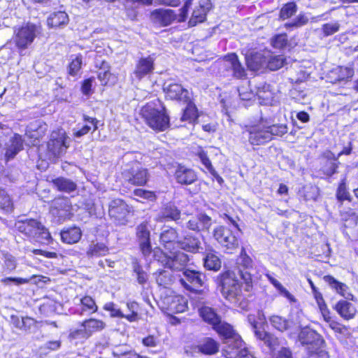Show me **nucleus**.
Here are the masks:
<instances>
[{"instance_id": "774afa93", "label": "nucleus", "mask_w": 358, "mask_h": 358, "mask_svg": "<svg viewBox=\"0 0 358 358\" xmlns=\"http://www.w3.org/2000/svg\"><path fill=\"white\" fill-rule=\"evenodd\" d=\"M4 260L5 267L9 271H13L17 266V262L15 258L11 255H6Z\"/></svg>"}, {"instance_id": "f704fd0d", "label": "nucleus", "mask_w": 358, "mask_h": 358, "mask_svg": "<svg viewBox=\"0 0 358 358\" xmlns=\"http://www.w3.org/2000/svg\"><path fill=\"white\" fill-rule=\"evenodd\" d=\"M82 236L80 228L73 227L61 232V238L63 242L73 244L79 241Z\"/></svg>"}, {"instance_id": "72a5a7b5", "label": "nucleus", "mask_w": 358, "mask_h": 358, "mask_svg": "<svg viewBox=\"0 0 358 358\" xmlns=\"http://www.w3.org/2000/svg\"><path fill=\"white\" fill-rule=\"evenodd\" d=\"M83 119L86 124L82 126L80 128L73 129V134L76 137L79 138L87 134L90 132L92 128H93V131L98 129V121L96 119L90 117L87 115H84Z\"/></svg>"}, {"instance_id": "37998d69", "label": "nucleus", "mask_w": 358, "mask_h": 358, "mask_svg": "<svg viewBox=\"0 0 358 358\" xmlns=\"http://www.w3.org/2000/svg\"><path fill=\"white\" fill-rule=\"evenodd\" d=\"M285 59L282 55H271L268 54L266 56V62L265 69H268L271 71H276L283 66Z\"/></svg>"}, {"instance_id": "c9c22d12", "label": "nucleus", "mask_w": 358, "mask_h": 358, "mask_svg": "<svg viewBox=\"0 0 358 358\" xmlns=\"http://www.w3.org/2000/svg\"><path fill=\"white\" fill-rule=\"evenodd\" d=\"M210 9L209 3L206 2V6L204 4H200L199 6L196 7L189 21V26H195L197 23L202 22L206 19V15L208 10Z\"/></svg>"}, {"instance_id": "680f3d73", "label": "nucleus", "mask_w": 358, "mask_h": 358, "mask_svg": "<svg viewBox=\"0 0 358 358\" xmlns=\"http://www.w3.org/2000/svg\"><path fill=\"white\" fill-rule=\"evenodd\" d=\"M340 24L338 22L327 23L323 24L322 31L325 36H330L339 30Z\"/></svg>"}, {"instance_id": "f257e3e1", "label": "nucleus", "mask_w": 358, "mask_h": 358, "mask_svg": "<svg viewBox=\"0 0 358 358\" xmlns=\"http://www.w3.org/2000/svg\"><path fill=\"white\" fill-rule=\"evenodd\" d=\"M145 123L152 129L164 131L169 127L170 119L163 103L155 99L147 103L141 110Z\"/></svg>"}, {"instance_id": "c85d7f7f", "label": "nucleus", "mask_w": 358, "mask_h": 358, "mask_svg": "<svg viewBox=\"0 0 358 358\" xmlns=\"http://www.w3.org/2000/svg\"><path fill=\"white\" fill-rule=\"evenodd\" d=\"M337 313L345 320L354 318L356 314V308L354 305L347 301L341 300L335 306Z\"/></svg>"}, {"instance_id": "b1692460", "label": "nucleus", "mask_w": 358, "mask_h": 358, "mask_svg": "<svg viewBox=\"0 0 358 358\" xmlns=\"http://www.w3.org/2000/svg\"><path fill=\"white\" fill-rule=\"evenodd\" d=\"M71 209V203L67 197L55 199L51 203L50 211L53 215L65 217Z\"/></svg>"}, {"instance_id": "7ed1b4c3", "label": "nucleus", "mask_w": 358, "mask_h": 358, "mask_svg": "<svg viewBox=\"0 0 358 358\" xmlns=\"http://www.w3.org/2000/svg\"><path fill=\"white\" fill-rule=\"evenodd\" d=\"M219 287L222 295L230 302L236 303L241 299V285L233 272L227 271L222 274Z\"/></svg>"}, {"instance_id": "e2e57ef3", "label": "nucleus", "mask_w": 358, "mask_h": 358, "mask_svg": "<svg viewBox=\"0 0 358 358\" xmlns=\"http://www.w3.org/2000/svg\"><path fill=\"white\" fill-rule=\"evenodd\" d=\"M134 271L136 274L138 282L143 285L148 280L147 273L143 271L142 268L138 264L134 266Z\"/></svg>"}, {"instance_id": "dca6fc26", "label": "nucleus", "mask_w": 358, "mask_h": 358, "mask_svg": "<svg viewBox=\"0 0 358 358\" xmlns=\"http://www.w3.org/2000/svg\"><path fill=\"white\" fill-rule=\"evenodd\" d=\"M83 329L76 330L71 333V336L73 338H77L80 334H85L87 336H91L93 333L102 330L105 328V323L100 320L89 319L82 323Z\"/></svg>"}, {"instance_id": "7c9ffc66", "label": "nucleus", "mask_w": 358, "mask_h": 358, "mask_svg": "<svg viewBox=\"0 0 358 358\" xmlns=\"http://www.w3.org/2000/svg\"><path fill=\"white\" fill-rule=\"evenodd\" d=\"M176 244L180 248L192 252H199L201 248L200 241L194 236H187L183 240L178 241Z\"/></svg>"}, {"instance_id": "bf43d9fd", "label": "nucleus", "mask_w": 358, "mask_h": 358, "mask_svg": "<svg viewBox=\"0 0 358 358\" xmlns=\"http://www.w3.org/2000/svg\"><path fill=\"white\" fill-rule=\"evenodd\" d=\"M82 57L81 56H76L75 59H72L69 64V73L75 76L81 68Z\"/></svg>"}, {"instance_id": "c756f323", "label": "nucleus", "mask_w": 358, "mask_h": 358, "mask_svg": "<svg viewBox=\"0 0 358 358\" xmlns=\"http://www.w3.org/2000/svg\"><path fill=\"white\" fill-rule=\"evenodd\" d=\"M268 321L275 329L280 332L289 330L294 324L292 320L278 315L270 316Z\"/></svg>"}, {"instance_id": "c03bdc74", "label": "nucleus", "mask_w": 358, "mask_h": 358, "mask_svg": "<svg viewBox=\"0 0 358 358\" xmlns=\"http://www.w3.org/2000/svg\"><path fill=\"white\" fill-rule=\"evenodd\" d=\"M108 252V248L104 244L101 243H92L90 245L87 251L88 257H100L104 256Z\"/></svg>"}, {"instance_id": "864d4df0", "label": "nucleus", "mask_w": 358, "mask_h": 358, "mask_svg": "<svg viewBox=\"0 0 358 358\" xmlns=\"http://www.w3.org/2000/svg\"><path fill=\"white\" fill-rule=\"evenodd\" d=\"M103 309L106 311L110 312V317H122L124 316V314L121 311L120 308H117L116 305L113 302L106 303L103 306Z\"/></svg>"}, {"instance_id": "4468645a", "label": "nucleus", "mask_w": 358, "mask_h": 358, "mask_svg": "<svg viewBox=\"0 0 358 358\" xmlns=\"http://www.w3.org/2000/svg\"><path fill=\"white\" fill-rule=\"evenodd\" d=\"M136 236L141 250L143 255L147 256L152 251L150 244V231L147 222L141 223L136 227Z\"/></svg>"}, {"instance_id": "3c124183", "label": "nucleus", "mask_w": 358, "mask_h": 358, "mask_svg": "<svg viewBox=\"0 0 358 358\" xmlns=\"http://www.w3.org/2000/svg\"><path fill=\"white\" fill-rule=\"evenodd\" d=\"M266 131L270 134V141L272 136H282L287 132V127L286 124H273L272 126L266 127Z\"/></svg>"}, {"instance_id": "f03ea898", "label": "nucleus", "mask_w": 358, "mask_h": 358, "mask_svg": "<svg viewBox=\"0 0 358 358\" xmlns=\"http://www.w3.org/2000/svg\"><path fill=\"white\" fill-rule=\"evenodd\" d=\"M15 227L17 230L29 239L41 243H48L51 236L48 229L38 220L25 219L17 220Z\"/></svg>"}, {"instance_id": "a19ab883", "label": "nucleus", "mask_w": 358, "mask_h": 358, "mask_svg": "<svg viewBox=\"0 0 358 358\" xmlns=\"http://www.w3.org/2000/svg\"><path fill=\"white\" fill-rule=\"evenodd\" d=\"M80 303L82 306L81 311L78 313L80 315H84L85 313L92 314L96 313L98 310V306L94 300L90 296H85L80 298Z\"/></svg>"}, {"instance_id": "09e8293b", "label": "nucleus", "mask_w": 358, "mask_h": 358, "mask_svg": "<svg viewBox=\"0 0 358 358\" xmlns=\"http://www.w3.org/2000/svg\"><path fill=\"white\" fill-rule=\"evenodd\" d=\"M0 209L6 212H10L13 210V202L6 192L0 188Z\"/></svg>"}, {"instance_id": "49530a36", "label": "nucleus", "mask_w": 358, "mask_h": 358, "mask_svg": "<svg viewBox=\"0 0 358 358\" xmlns=\"http://www.w3.org/2000/svg\"><path fill=\"white\" fill-rule=\"evenodd\" d=\"M186 108L183 110L182 115L180 117V120L187 121L189 122H194L197 118V110L195 105L189 100Z\"/></svg>"}, {"instance_id": "13d9d810", "label": "nucleus", "mask_w": 358, "mask_h": 358, "mask_svg": "<svg viewBox=\"0 0 358 358\" xmlns=\"http://www.w3.org/2000/svg\"><path fill=\"white\" fill-rule=\"evenodd\" d=\"M273 46L275 48H283L287 43V38L285 34L275 36L271 41Z\"/></svg>"}, {"instance_id": "a211bd4d", "label": "nucleus", "mask_w": 358, "mask_h": 358, "mask_svg": "<svg viewBox=\"0 0 358 358\" xmlns=\"http://www.w3.org/2000/svg\"><path fill=\"white\" fill-rule=\"evenodd\" d=\"M223 65L227 71L231 73L234 77L241 78L245 76L244 68L238 59L235 54H230L224 57Z\"/></svg>"}, {"instance_id": "a18cd8bd", "label": "nucleus", "mask_w": 358, "mask_h": 358, "mask_svg": "<svg viewBox=\"0 0 358 358\" xmlns=\"http://www.w3.org/2000/svg\"><path fill=\"white\" fill-rule=\"evenodd\" d=\"M204 266L212 271H218L221 268L220 259L213 252H209L204 258Z\"/></svg>"}, {"instance_id": "de8ad7c7", "label": "nucleus", "mask_w": 358, "mask_h": 358, "mask_svg": "<svg viewBox=\"0 0 358 358\" xmlns=\"http://www.w3.org/2000/svg\"><path fill=\"white\" fill-rule=\"evenodd\" d=\"M296 5L294 2H289L285 4L280 10V18L281 20L288 19L296 13Z\"/></svg>"}, {"instance_id": "0e129e2a", "label": "nucleus", "mask_w": 358, "mask_h": 358, "mask_svg": "<svg viewBox=\"0 0 358 358\" xmlns=\"http://www.w3.org/2000/svg\"><path fill=\"white\" fill-rule=\"evenodd\" d=\"M29 281H30V279H29V278H12V277L4 278L1 280V282L6 285H8L11 282L14 283L16 285H20L28 283Z\"/></svg>"}, {"instance_id": "69168bd1", "label": "nucleus", "mask_w": 358, "mask_h": 358, "mask_svg": "<svg viewBox=\"0 0 358 358\" xmlns=\"http://www.w3.org/2000/svg\"><path fill=\"white\" fill-rule=\"evenodd\" d=\"M337 198L339 201L349 199V192L347 191L345 180L340 184L337 190Z\"/></svg>"}, {"instance_id": "6e6552de", "label": "nucleus", "mask_w": 358, "mask_h": 358, "mask_svg": "<svg viewBox=\"0 0 358 358\" xmlns=\"http://www.w3.org/2000/svg\"><path fill=\"white\" fill-rule=\"evenodd\" d=\"M180 284L186 289L196 292L204 284L205 275L201 272L185 269L182 271V276L179 275Z\"/></svg>"}, {"instance_id": "1a4fd4ad", "label": "nucleus", "mask_w": 358, "mask_h": 358, "mask_svg": "<svg viewBox=\"0 0 358 358\" xmlns=\"http://www.w3.org/2000/svg\"><path fill=\"white\" fill-rule=\"evenodd\" d=\"M129 213L128 205L120 199L112 200L108 205L109 216L118 224H124Z\"/></svg>"}, {"instance_id": "393cba45", "label": "nucleus", "mask_w": 358, "mask_h": 358, "mask_svg": "<svg viewBox=\"0 0 358 358\" xmlns=\"http://www.w3.org/2000/svg\"><path fill=\"white\" fill-rule=\"evenodd\" d=\"M175 177L177 182L182 185L192 184L197 178L196 174L192 169L181 165L177 167Z\"/></svg>"}, {"instance_id": "338daca9", "label": "nucleus", "mask_w": 358, "mask_h": 358, "mask_svg": "<svg viewBox=\"0 0 358 358\" xmlns=\"http://www.w3.org/2000/svg\"><path fill=\"white\" fill-rule=\"evenodd\" d=\"M198 157H199L200 160L201 161L202 164L206 166V168L209 171H211L213 170V166L211 164V162L210 159H208L206 152L200 148L197 154Z\"/></svg>"}, {"instance_id": "603ef678", "label": "nucleus", "mask_w": 358, "mask_h": 358, "mask_svg": "<svg viewBox=\"0 0 358 358\" xmlns=\"http://www.w3.org/2000/svg\"><path fill=\"white\" fill-rule=\"evenodd\" d=\"M308 22V17L303 13L299 14L292 21L285 24L286 28H299Z\"/></svg>"}, {"instance_id": "39448f33", "label": "nucleus", "mask_w": 358, "mask_h": 358, "mask_svg": "<svg viewBox=\"0 0 358 358\" xmlns=\"http://www.w3.org/2000/svg\"><path fill=\"white\" fill-rule=\"evenodd\" d=\"M122 176L126 181L134 185H145L149 179L148 169L138 162L127 166L122 171Z\"/></svg>"}, {"instance_id": "052dcab7", "label": "nucleus", "mask_w": 358, "mask_h": 358, "mask_svg": "<svg viewBox=\"0 0 358 358\" xmlns=\"http://www.w3.org/2000/svg\"><path fill=\"white\" fill-rule=\"evenodd\" d=\"M115 357L118 358H148L147 357H142L137 353L132 352H122L120 348H117L113 352Z\"/></svg>"}, {"instance_id": "ddd939ff", "label": "nucleus", "mask_w": 358, "mask_h": 358, "mask_svg": "<svg viewBox=\"0 0 358 358\" xmlns=\"http://www.w3.org/2000/svg\"><path fill=\"white\" fill-rule=\"evenodd\" d=\"M235 343L225 345L222 354L226 358H255L245 348L241 338L236 337Z\"/></svg>"}, {"instance_id": "aec40b11", "label": "nucleus", "mask_w": 358, "mask_h": 358, "mask_svg": "<svg viewBox=\"0 0 358 358\" xmlns=\"http://www.w3.org/2000/svg\"><path fill=\"white\" fill-rule=\"evenodd\" d=\"M152 20L161 26H168L177 19V15L171 9H157L151 13Z\"/></svg>"}, {"instance_id": "a878e982", "label": "nucleus", "mask_w": 358, "mask_h": 358, "mask_svg": "<svg viewBox=\"0 0 358 358\" xmlns=\"http://www.w3.org/2000/svg\"><path fill=\"white\" fill-rule=\"evenodd\" d=\"M23 148V141L19 134H15L11 137L6 145L5 157L6 160H10Z\"/></svg>"}, {"instance_id": "6ab92c4d", "label": "nucleus", "mask_w": 358, "mask_h": 358, "mask_svg": "<svg viewBox=\"0 0 358 358\" xmlns=\"http://www.w3.org/2000/svg\"><path fill=\"white\" fill-rule=\"evenodd\" d=\"M48 125L44 122L38 120L31 122L27 128L26 136L33 139L31 143L36 144V141L42 138L48 130Z\"/></svg>"}, {"instance_id": "20e7f679", "label": "nucleus", "mask_w": 358, "mask_h": 358, "mask_svg": "<svg viewBox=\"0 0 358 358\" xmlns=\"http://www.w3.org/2000/svg\"><path fill=\"white\" fill-rule=\"evenodd\" d=\"M38 34L37 27L27 23L15 31L13 41L19 50H24L32 44Z\"/></svg>"}, {"instance_id": "2f4dec72", "label": "nucleus", "mask_w": 358, "mask_h": 358, "mask_svg": "<svg viewBox=\"0 0 358 358\" xmlns=\"http://www.w3.org/2000/svg\"><path fill=\"white\" fill-rule=\"evenodd\" d=\"M324 280L332 289H334L337 293L345 299H349L352 296V295L348 292V286L343 282H338L334 277L331 275H326L324 277Z\"/></svg>"}, {"instance_id": "0eeeda50", "label": "nucleus", "mask_w": 358, "mask_h": 358, "mask_svg": "<svg viewBox=\"0 0 358 358\" xmlns=\"http://www.w3.org/2000/svg\"><path fill=\"white\" fill-rule=\"evenodd\" d=\"M67 136L63 129H57L52 132L50 139L48 143V151L51 156L59 157L66 152L69 147L66 145Z\"/></svg>"}, {"instance_id": "5701e85b", "label": "nucleus", "mask_w": 358, "mask_h": 358, "mask_svg": "<svg viewBox=\"0 0 358 358\" xmlns=\"http://www.w3.org/2000/svg\"><path fill=\"white\" fill-rule=\"evenodd\" d=\"M154 70V59L151 56L141 58L136 65L134 76L141 80Z\"/></svg>"}, {"instance_id": "f8f14e48", "label": "nucleus", "mask_w": 358, "mask_h": 358, "mask_svg": "<svg viewBox=\"0 0 358 358\" xmlns=\"http://www.w3.org/2000/svg\"><path fill=\"white\" fill-rule=\"evenodd\" d=\"M188 260L189 258L186 254L182 252H177L171 253L169 256L163 255L160 261L163 266L172 271H183Z\"/></svg>"}, {"instance_id": "4be33fe9", "label": "nucleus", "mask_w": 358, "mask_h": 358, "mask_svg": "<svg viewBox=\"0 0 358 358\" xmlns=\"http://www.w3.org/2000/svg\"><path fill=\"white\" fill-rule=\"evenodd\" d=\"M213 224L210 217L206 214H199L196 217L190 219L187 223V227L193 231H209Z\"/></svg>"}, {"instance_id": "e433bc0d", "label": "nucleus", "mask_w": 358, "mask_h": 358, "mask_svg": "<svg viewBox=\"0 0 358 358\" xmlns=\"http://www.w3.org/2000/svg\"><path fill=\"white\" fill-rule=\"evenodd\" d=\"M199 315L201 318L213 327L221 319L215 313L214 309L210 307L204 306L199 309Z\"/></svg>"}, {"instance_id": "9b49d317", "label": "nucleus", "mask_w": 358, "mask_h": 358, "mask_svg": "<svg viewBox=\"0 0 358 358\" xmlns=\"http://www.w3.org/2000/svg\"><path fill=\"white\" fill-rule=\"evenodd\" d=\"M166 98L171 100H178L188 102L190 100V93L178 83L171 80L166 81L163 86Z\"/></svg>"}, {"instance_id": "6e6d98bb", "label": "nucleus", "mask_w": 358, "mask_h": 358, "mask_svg": "<svg viewBox=\"0 0 358 358\" xmlns=\"http://www.w3.org/2000/svg\"><path fill=\"white\" fill-rule=\"evenodd\" d=\"M134 194L138 197L151 201H155L156 199V195L154 192L143 189H135L134 192Z\"/></svg>"}, {"instance_id": "8fccbe9b", "label": "nucleus", "mask_w": 358, "mask_h": 358, "mask_svg": "<svg viewBox=\"0 0 358 358\" xmlns=\"http://www.w3.org/2000/svg\"><path fill=\"white\" fill-rule=\"evenodd\" d=\"M335 72L338 75V81L350 79L354 75V69L348 66H338Z\"/></svg>"}, {"instance_id": "79ce46f5", "label": "nucleus", "mask_w": 358, "mask_h": 358, "mask_svg": "<svg viewBox=\"0 0 358 358\" xmlns=\"http://www.w3.org/2000/svg\"><path fill=\"white\" fill-rule=\"evenodd\" d=\"M155 275L157 283L164 287L171 285L174 280V276L171 270H162L156 273Z\"/></svg>"}, {"instance_id": "412c9836", "label": "nucleus", "mask_w": 358, "mask_h": 358, "mask_svg": "<svg viewBox=\"0 0 358 358\" xmlns=\"http://www.w3.org/2000/svg\"><path fill=\"white\" fill-rule=\"evenodd\" d=\"M180 217V210L172 203H167L164 204L159 213L157 214L155 220L157 222L164 221H177Z\"/></svg>"}, {"instance_id": "cd10ccee", "label": "nucleus", "mask_w": 358, "mask_h": 358, "mask_svg": "<svg viewBox=\"0 0 358 358\" xmlns=\"http://www.w3.org/2000/svg\"><path fill=\"white\" fill-rule=\"evenodd\" d=\"M245 60L248 69L252 71L265 69L266 56L262 53L257 52L248 55L245 57Z\"/></svg>"}, {"instance_id": "ea45409f", "label": "nucleus", "mask_w": 358, "mask_h": 358, "mask_svg": "<svg viewBox=\"0 0 358 358\" xmlns=\"http://www.w3.org/2000/svg\"><path fill=\"white\" fill-rule=\"evenodd\" d=\"M178 233L176 230L171 227L164 228L160 234V241L167 247V244L176 243L178 241Z\"/></svg>"}, {"instance_id": "5fc2aeb1", "label": "nucleus", "mask_w": 358, "mask_h": 358, "mask_svg": "<svg viewBox=\"0 0 358 358\" xmlns=\"http://www.w3.org/2000/svg\"><path fill=\"white\" fill-rule=\"evenodd\" d=\"M103 67L100 69L98 73V78L101 82L102 85H107L109 82L111 73L109 71L107 64L103 62Z\"/></svg>"}, {"instance_id": "f3484780", "label": "nucleus", "mask_w": 358, "mask_h": 358, "mask_svg": "<svg viewBox=\"0 0 358 358\" xmlns=\"http://www.w3.org/2000/svg\"><path fill=\"white\" fill-rule=\"evenodd\" d=\"M213 329L222 338L225 345H229L230 343L232 345L235 343L234 341L236 337L241 338L238 334H236L230 324L222 321L221 319Z\"/></svg>"}, {"instance_id": "4d7b16f0", "label": "nucleus", "mask_w": 358, "mask_h": 358, "mask_svg": "<svg viewBox=\"0 0 358 358\" xmlns=\"http://www.w3.org/2000/svg\"><path fill=\"white\" fill-rule=\"evenodd\" d=\"M238 264L244 269L247 270L252 267V261L245 253V249H242Z\"/></svg>"}, {"instance_id": "9d476101", "label": "nucleus", "mask_w": 358, "mask_h": 358, "mask_svg": "<svg viewBox=\"0 0 358 358\" xmlns=\"http://www.w3.org/2000/svg\"><path fill=\"white\" fill-rule=\"evenodd\" d=\"M162 303L170 314L183 313L187 309V299L181 295H166L162 299Z\"/></svg>"}, {"instance_id": "58836bf2", "label": "nucleus", "mask_w": 358, "mask_h": 358, "mask_svg": "<svg viewBox=\"0 0 358 358\" xmlns=\"http://www.w3.org/2000/svg\"><path fill=\"white\" fill-rule=\"evenodd\" d=\"M68 21V15L64 11H58L50 15L48 19V24L51 27H59L66 24Z\"/></svg>"}, {"instance_id": "473e14b6", "label": "nucleus", "mask_w": 358, "mask_h": 358, "mask_svg": "<svg viewBox=\"0 0 358 358\" xmlns=\"http://www.w3.org/2000/svg\"><path fill=\"white\" fill-rule=\"evenodd\" d=\"M199 351L205 355H214L219 350V343L211 338H205L197 346Z\"/></svg>"}, {"instance_id": "423d86ee", "label": "nucleus", "mask_w": 358, "mask_h": 358, "mask_svg": "<svg viewBox=\"0 0 358 358\" xmlns=\"http://www.w3.org/2000/svg\"><path fill=\"white\" fill-rule=\"evenodd\" d=\"M213 237L222 248L232 253L238 247V241L232 231L224 226H218L213 230Z\"/></svg>"}, {"instance_id": "bb28decb", "label": "nucleus", "mask_w": 358, "mask_h": 358, "mask_svg": "<svg viewBox=\"0 0 358 358\" xmlns=\"http://www.w3.org/2000/svg\"><path fill=\"white\" fill-rule=\"evenodd\" d=\"M299 341L302 345L315 346L320 342V335L313 329L303 328L298 336Z\"/></svg>"}, {"instance_id": "4c0bfd02", "label": "nucleus", "mask_w": 358, "mask_h": 358, "mask_svg": "<svg viewBox=\"0 0 358 358\" xmlns=\"http://www.w3.org/2000/svg\"><path fill=\"white\" fill-rule=\"evenodd\" d=\"M53 185L59 191L70 193L76 189V184L70 179L58 178L52 180Z\"/></svg>"}, {"instance_id": "2eb2a0df", "label": "nucleus", "mask_w": 358, "mask_h": 358, "mask_svg": "<svg viewBox=\"0 0 358 358\" xmlns=\"http://www.w3.org/2000/svg\"><path fill=\"white\" fill-rule=\"evenodd\" d=\"M246 131L249 133L248 141L252 145H259L270 141V134L264 125L248 127Z\"/></svg>"}]
</instances>
